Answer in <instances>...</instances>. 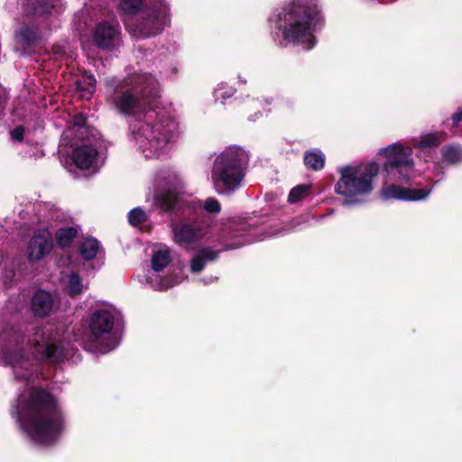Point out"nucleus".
<instances>
[{"label":"nucleus","instance_id":"f257e3e1","mask_svg":"<svg viewBox=\"0 0 462 462\" xmlns=\"http://www.w3.org/2000/svg\"><path fill=\"white\" fill-rule=\"evenodd\" d=\"M16 413L27 438L39 446L53 444L64 429L63 416L57 401L43 390L30 387L22 393Z\"/></svg>","mask_w":462,"mask_h":462},{"label":"nucleus","instance_id":"f03ea898","mask_svg":"<svg viewBox=\"0 0 462 462\" xmlns=\"http://www.w3.org/2000/svg\"><path fill=\"white\" fill-rule=\"evenodd\" d=\"M378 155L384 159L383 165L384 182L380 190L383 199L420 201L430 196L431 188L410 189L399 185V183L408 184L420 175L412 157L411 146L393 143L380 148Z\"/></svg>","mask_w":462,"mask_h":462},{"label":"nucleus","instance_id":"7ed1b4c3","mask_svg":"<svg viewBox=\"0 0 462 462\" xmlns=\"http://www.w3.org/2000/svg\"><path fill=\"white\" fill-rule=\"evenodd\" d=\"M62 349L51 335L38 330L27 337L15 335L9 341L4 352V361L13 368L16 380L30 381L34 375L35 363L39 359L58 361Z\"/></svg>","mask_w":462,"mask_h":462},{"label":"nucleus","instance_id":"20e7f679","mask_svg":"<svg viewBox=\"0 0 462 462\" xmlns=\"http://www.w3.org/2000/svg\"><path fill=\"white\" fill-rule=\"evenodd\" d=\"M320 19L317 0H292L279 12L276 27L287 43L310 50L316 43L313 31Z\"/></svg>","mask_w":462,"mask_h":462},{"label":"nucleus","instance_id":"39448f33","mask_svg":"<svg viewBox=\"0 0 462 462\" xmlns=\"http://www.w3.org/2000/svg\"><path fill=\"white\" fill-rule=\"evenodd\" d=\"M158 86L147 73H134L120 81L115 88L114 105L125 115L146 114L157 104Z\"/></svg>","mask_w":462,"mask_h":462},{"label":"nucleus","instance_id":"423d86ee","mask_svg":"<svg viewBox=\"0 0 462 462\" xmlns=\"http://www.w3.org/2000/svg\"><path fill=\"white\" fill-rule=\"evenodd\" d=\"M249 154L242 147L230 145L219 152L211 166L210 180L219 195H231L243 184Z\"/></svg>","mask_w":462,"mask_h":462},{"label":"nucleus","instance_id":"0eeeda50","mask_svg":"<svg viewBox=\"0 0 462 462\" xmlns=\"http://www.w3.org/2000/svg\"><path fill=\"white\" fill-rule=\"evenodd\" d=\"M62 143L72 148V161L80 170H97V149L101 143L100 134L90 127L86 117H70L62 133Z\"/></svg>","mask_w":462,"mask_h":462},{"label":"nucleus","instance_id":"6e6552de","mask_svg":"<svg viewBox=\"0 0 462 462\" xmlns=\"http://www.w3.org/2000/svg\"><path fill=\"white\" fill-rule=\"evenodd\" d=\"M135 119L132 132L138 150L148 159L166 155L171 148L173 122L167 117L151 125L138 117Z\"/></svg>","mask_w":462,"mask_h":462},{"label":"nucleus","instance_id":"1a4fd4ad","mask_svg":"<svg viewBox=\"0 0 462 462\" xmlns=\"http://www.w3.org/2000/svg\"><path fill=\"white\" fill-rule=\"evenodd\" d=\"M116 310L112 305H102L90 313L88 319V337L85 347L91 352L106 354L119 344L113 331Z\"/></svg>","mask_w":462,"mask_h":462},{"label":"nucleus","instance_id":"9d476101","mask_svg":"<svg viewBox=\"0 0 462 462\" xmlns=\"http://www.w3.org/2000/svg\"><path fill=\"white\" fill-rule=\"evenodd\" d=\"M380 166L371 162L366 164L346 166L340 169V179L336 185V192L346 199V202L357 201V197L370 193L373 180L377 176Z\"/></svg>","mask_w":462,"mask_h":462},{"label":"nucleus","instance_id":"9b49d317","mask_svg":"<svg viewBox=\"0 0 462 462\" xmlns=\"http://www.w3.org/2000/svg\"><path fill=\"white\" fill-rule=\"evenodd\" d=\"M170 6L162 0H156L146 7L134 25V33L139 38H149L161 34L169 26Z\"/></svg>","mask_w":462,"mask_h":462},{"label":"nucleus","instance_id":"f8f14e48","mask_svg":"<svg viewBox=\"0 0 462 462\" xmlns=\"http://www.w3.org/2000/svg\"><path fill=\"white\" fill-rule=\"evenodd\" d=\"M173 241L187 250L194 249L200 242L208 240V229L198 222L182 221L171 226Z\"/></svg>","mask_w":462,"mask_h":462},{"label":"nucleus","instance_id":"ddd939ff","mask_svg":"<svg viewBox=\"0 0 462 462\" xmlns=\"http://www.w3.org/2000/svg\"><path fill=\"white\" fill-rule=\"evenodd\" d=\"M163 180L167 189L154 198V204L162 210H171L177 204L178 195L171 189L180 188L182 186V180L177 173L171 172L163 177Z\"/></svg>","mask_w":462,"mask_h":462},{"label":"nucleus","instance_id":"4468645a","mask_svg":"<svg viewBox=\"0 0 462 462\" xmlns=\"http://www.w3.org/2000/svg\"><path fill=\"white\" fill-rule=\"evenodd\" d=\"M120 34L118 24L109 22H101L97 24L93 40L97 47L102 50H110L116 47Z\"/></svg>","mask_w":462,"mask_h":462},{"label":"nucleus","instance_id":"2eb2a0df","mask_svg":"<svg viewBox=\"0 0 462 462\" xmlns=\"http://www.w3.org/2000/svg\"><path fill=\"white\" fill-rule=\"evenodd\" d=\"M61 11L60 0H29L25 7V15L47 20L53 14H59Z\"/></svg>","mask_w":462,"mask_h":462},{"label":"nucleus","instance_id":"dca6fc26","mask_svg":"<svg viewBox=\"0 0 462 462\" xmlns=\"http://www.w3.org/2000/svg\"><path fill=\"white\" fill-rule=\"evenodd\" d=\"M52 248V236L43 229L36 233L28 245V258L31 262L39 261L47 255Z\"/></svg>","mask_w":462,"mask_h":462},{"label":"nucleus","instance_id":"f3484780","mask_svg":"<svg viewBox=\"0 0 462 462\" xmlns=\"http://www.w3.org/2000/svg\"><path fill=\"white\" fill-rule=\"evenodd\" d=\"M15 38L23 51L27 52L41 42L42 32L37 25L23 23L16 32Z\"/></svg>","mask_w":462,"mask_h":462},{"label":"nucleus","instance_id":"a211bd4d","mask_svg":"<svg viewBox=\"0 0 462 462\" xmlns=\"http://www.w3.org/2000/svg\"><path fill=\"white\" fill-rule=\"evenodd\" d=\"M53 308L52 295L46 291H37L32 299V309L35 315L45 317Z\"/></svg>","mask_w":462,"mask_h":462},{"label":"nucleus","instance_id":"6ab92c4d","mask_svg":"<svg viewBox=\"0 0 462 462\" xmlns=\"http://www.w3.org/2000/svg\"><path fill=\"white\" fill-rule=\"evenodd\" d=\"M96 79L93 74L84 71L74 80L75 89L80 97L89 99L96 90Z\"/></svg>","mask_w":462,"mask_h":462},{"label":"nucleus","instance_id":"aec40b11","mask_svg":"<svg viewBox=\"0 0 462 462\" xmlns=\"http://www.w3.org/2000/svg\"><path fill=\"white\" fill-rule=\"evenodd\" d=\"M60 282L64 290L72 297L81 294L87 289L82 278L74 272L63 274Z\"/></svg>","mask_w":462,"mask_h":462},{"label":"nucleus","instance_id":"412c9836","mask_svg":"<svg viewBox=\"0 0 462 462\" xmlns=\"http://www.w3.org/2000/svg\"><path fill=\"white\" fill-rule=\"evenodd\" d=\"M171 249L165 245L154 246L152 254V268L158 273L162 271L171 263Z\"/></svg>","mask_w":462,"mask_h":462},{"label":"nucleus","instance_id":"4be33fe9","mask_svg":"<svg viewBox=\"0 0 462 462\" xmlns=\"http://www.w3.org/2000/svg\"><path fill=\"white\" fill-rule=\"evenodd\" d=\"M218 257V251L208 248L200 249L192 258L190 271L194 273L201 272L208 262L216 260Z\"/></svg>","mask_w":462,"mask_h":462},{"label":"nucleus","instance_id":"5701e85b","mask_svg":"<svg viewBox=\"0 0 462 462\" xmlns=\"http://www.w3.org/2000/svg\"><path fill=\"white\" fill-rule=\"evenodd\" d=\"M79 253L86 261H90L102 254V249L97 239L87 237L79 245Z\"/></svg>","mask_w":462,"mask_h":462},{"label":"nucleus","instance_id":"b1692460","mask_svg":"<svg viewBox=\"0 0 462 462\" xmlns=\"http://www.w3.org/2000/svg\"><path fill=\"white\" fill-rule=\"evenodd\" d=\"M305 165L312 170H321L325 164V155L319 149L307 151L304 156Z\"/></svg>","mask_w":462,"mask_h":462},{"label":"nucleus","instance_id":"393cba45","mask_svg":"<svg viewBox=\"0 0 462 462\" xmlns=\"http://www.w3.org/2000/svg\"><path fill=\"white\" fill-rule=\"evenodd\" d=\"M78 228L74 226L61 227L56 232V241L59 246L66 248L70 246L78 235Z\"/></svg>","mask_w":462,"mask_h":462},{"label":"nucleus","instance_id":"a878e982","mask_svg":"<svg viewBox=\"0 0 462 462\" xmlns=\"http://www.w3.org/2000/svg\"><path fill=\"white\" fill-rule=\"evenodd\" d=\"M143 3L144 0H120L118 8L124 15H134L141 11Z\"/></svg>","mask_w":462,"mask_h":462},{"label":"nucleus","instance_id":"bb28decb","mask_svg":"<svg viewBox=\"0 0 462 462\" xmlns=\"http://www.w3.org/2000/svg\"><path fill=\"white\" fill-rule=\"evenodd\" d=\"M440 137L441 135L436 134H426L421 135L419 140H415L413 145L420 149L436 147L441 142Z\"/></svg>","mask_w":462,"mask_h":462},{"label":"nucleus","instance_id":"cd10ccee","mask_svg":"<svg viewBox=\"0 0 462 462\" xmlns=\"http://www.w3.org/2000/svg\"><path fill=\"white\" fill-rule=\"evenodd\" d=\"M310 185L301 184L292 188L288 196V202L297 203L310 194Z\"/></svg>","mask_w":462,"mask_h":462},{"label":"nucleus","instance_id":"c85d7f7f","mask_svg":"<svg viewBox=\"0 0 462 462\" xmlns=\"http://www.w3.org/2000/svg\"><path fill=\"white\" fill-rule=\"evenodd\" d=\"M442 153L444 161L448 163H456L462 160V149L457 146L445 147Z\"/></svg>","mask_w":462,"mask_h":462},{"label":"nucleus","instance_id":"c756f323","mask_svg":"<svg viewBox=\"0 0 462 462\" xmlns=\"http://www.w3.org/2000/svg\"><path fill=\"white\" fill-rule=\"evenodd\" d=\"M181 281H182V279H179V278H176V279H173L171 281L168 279L157 281L156 278L153 279L152 276H149L147 278V282L152 288H154L156 290H167V289L172 287L173 285L180 283Z\"/></svg>","mask_w":462,"mask_h":462},{"label":"nucleus","instance_id":"7c9ffc66","mask_svg":"<svg viewBox=\"0 0 462 462\" xmlns=\"http://www.w3.org/2000/svg\"><path fill=\"white\" fill-rule=\"evenodd\" d=\"M147 220V214L141 208H135L132 209L128 214V221L129 223L136 226L144 223Z\"/></svg>","mask_w":462,"mask_h":462},{"label":"nucleus","instance_id":"2f4dec72","mask_svg":"<svg viewBox=\"0 0 462 462\" xmlns=\"http://www.w3.org/2000/svg\"><path fill=\"white\" fill-rule=\"evenodd\" d=\"M202 208L210 214L219 213L221 206L215 198H208L203 201Z\"/></svg>","mask_w":462,"mask_h":462},{"label":"nucleus","instance_id":"473e14b6","mask_svg":"<svg viewBox=\"0 0 462 462\" xmlns=\"http://www.w3.org/2000/svg\"><path fill=\"white\" fill-rule=\"evenodd\" d=\"M236 92V90L234 88H226L221 85L215 90V97L217 99H226L233 97Z\"/></svg>","mask_w":462,"mask_h":462},{"label":"nucleus","instance_id":"72a5a7b5","mask_svg":"<svg viewBox=\"0 0 462 462\" xmlns=\"http://www.w3.org/2000/svg\"><path fill=\"white\" fill-rule=\"evenodd\" d=\"M24 129L22 126H18L11 132V137L14 141L22 142L23 137Z\"/></svg>","mask_w":462,"mask_h":462},{"label":"nucleus","instance_id":"f704fd0d","mask_svg":"<svg viewBox=\"0 0 462 462\" xmlns=\"http://www.w3.org/2000/svg\"><path fill=\"white\" fill-rule=\"evenodd\" d=\"M462 123V117H450L445 124L451 127H457Z\"/></svg>","mask_w":462,"mask_h":462},{"label":"nucleus","instance_id":"c9c22d12","mask_svg":"<svg viewBox=\"0 0 462 462\" xmlns=\"http://www.w3.org/2000/svg\"><path fill=\"white\" fill-rule=\"evenodd\" d=\"M307 222V217H300L293 220V227L298 226L300 223Z\"/></svg>","mask_w":462,"mask_h":462},{"label":"nucleus","instance_id":"e433bc0d","mask_svg":"<svg viewBox=\"0 0 462 462\" xmlns=\"http://www.w3.org/2000/svg\"><path fill=\"white\" fill-rule=\"evenodd\" d=\"M452 116H462V107H459Z\"/></svg>","mask_w":462,"mask_h":462},{"label":"nucleus","instance_id":"4c0bfd02","mask_svg":"<svg viewBox=\"0 0 462 462\" xmlns=\"http://www.w3.org/2000/svg\"><path fill=\"white\" fill-rule=\"evenodd\" d=\"M76 116H83L81 113L77 114Z\"/></svg>","mask_w":462,"mask_h":462}]
</instances>
